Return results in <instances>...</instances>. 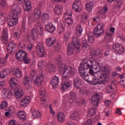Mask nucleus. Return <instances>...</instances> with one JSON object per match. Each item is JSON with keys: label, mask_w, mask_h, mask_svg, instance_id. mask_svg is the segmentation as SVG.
<instances>
[{"label": "nucleus", "mask_w": 125, "mask_h": 125, "mask_svg": "<svg viewBox=\"0 0 125 125\" xmlns=\"http://www.w3.org/2000/svg\"><path fill=\"white\" fill-rule=\"evenodd\" d=\"M108 13V8L107 6L105 5L103 8V9L100 10L98 12V14L99 16L95 17L93 18V21L96 22H100V18L103 19H105L107 17V13Z\"/></svg>", "instance_id": "nucleus-7"}, {"label": "nucleus", "mask_w": 125, "mask_h": 125, "mask_svg": "<svg viewBox=\"0 0 125 125\" xmlns=\"http://www.w3.org/2000/svg\"><path fill=\"white\" fill-rule=\"evenodd\" d=\"M80 94H85V93H87V91L85 89H81L79 91Z\"/></svg>", "instance_id": "nucleus-63"}, {"label": "nucleus", "mask_w": 125, "mask_h": 125, "mask_svg": "<svg viewBox=\"0 0 125 125\" xmlns=\"http://www.w3.org/2000/svg\"><path fill=\"white\" fill-rule=\"evenodd\" d=\"M54 12L56 15H58L59 16L61 15L62 12H63V7L61 5H56L55 7Z\"/></svg>", "instance_id": "nucleus-27"}, {"label": "nucleus", "mask_w": 125, "mask_h": 125, "mask_svg": "<svg viewBox=\"0 0 125 125\" xmlns=\"http://www.w3.org/2000/svg\"><path fill=\"white\" fill-rule=\"evenodd\" d=\"M17 115L20 119H21V120H26V116L27 115L26 112L23 111H20L17 113Z\"/></svg>", "instance_id": "nucleus-40"}, {"label": "nucleus", "mask_w": 125, "mask_h": 125, "mask_svg": "<svg viewBox=\"0 0 125 125\" xmlns=\"http://www.w3.org/2000/svg\"><path fill=\"white\" fill-rule=\"evenodd\" d=\"M34 15H30L28 17V23L31 24L36 21H39L42 16V11L39 9H35L33 12Z\"/></svg>", "instance_id": "nucleus-6"}, {"label": "nucleus", "mask_w": 125, "mask_h": 125, "mask_svg": "<svg viewBox=\"0 0 125 125\" xmlns=\"http://www.w3.org/2000/svg\"><path fill=\"white\" fill-rule=\"evenodd\" d=\"M84 70L85 69L83 67H79V72L81 77H82L84 81L88 82L89 76H88V73L87 72H85Z\"/></svg>", "instance_id": "nucleus-17"}, {"label": "nucleus", "mask_w": 125, "mask_h": 125, "mask_svg": "<svg viewBox=\"0 0 125 125\" xmlns=\"http://www.w3.org/2000/svg\"><path fill=\"white\" fill-rule=\"evenodd\" d=\"M36 51L39 57H44L45 55V49L42 43H38L37 44Z\"/></svg>", "instance_id": "nucleus-10"}, {"label": "nucleus", "mask_w": 125, "mask_h": 125, "mask_svg": "<svg viewBox=\"0 0 125 125\" xmlns=\"http://www.w3.org/2000/svg\"><path fill=\"white\" fill-rule=\"evenodd\" d=\"M115 27H110L106 33L105 39H109V38H112V36L115 34Z\"/></svg>", "instance_id": "nucleus-30"}, {"label": "nucleus", "mask_w": 125, "mask_h": 125, "mask_svg": "<svg viewBox=\"0 0 125 125\" xmlns=\"http://www.w3.org/2000/svg\"><path fill=\"white\" fill-rule=\"evenodd\" d=\"M41 89L42 90L39 93L41 98V104L44 105L45 102H46V92L45 91V88L43 87L41 88Z\"/></svg>", "instance_id": "nucleus-14"}, {"label": "nucleus", "mask_w": 125, "mask_h": 125, "mask_svg": "<svg viewBox=\"0 0 125 125\" xmlns=\"http://www.w3.org/2000/svg\"><path fill=\"white\" fill-rule=\"evenodd\" d=\"M71 17H72V11L71 10H67L63 15V18L66 20Z\"/></svg>", "instance_id": "nucleus-44"}, {"label": "nucleus", "mask_w": 125, "mask_h": 125, "mask_svg": "<svg viewBox=\"0 0 125 125\" xmlns=\"http://www.w3.org/2000/svg\"><path fill=\"white\" fill-rule=\"evenodd\" d=\"M102 72L99 73H103L104 75H107V74H109L110 73V68L107 66H104L102 68Z\"/></svg>", "instance_id": "nucleus-48"}, {"label": "nucleus", "mask_w": 125, "mask_h": 125, "mask_svg": "<svg viewBox=\"0 0 125 125\" xmlns=\"http://www.w3.org/2000/svg\"><path fill=\"white\" fill-rule=\"evenodd\" d=\"M65 30V23H63L61 25V32H60V34H61L62 32H64V30Z\"/></svg>", "instance_id": "nucleus-64"}, {"label": "nucleus", "mask_w": 125, "mask_h": 125, "mask_svg": "<svg viewBox=\"0 0 125 125\" xmlns=\"http://www.w3.org/2000/svg\"><path fill=\"white\" fill-rule=\"evenodd\" d=\"M62 85V89L63 90H65V89H67V88L72 86V81H67L66 82H62L61 84Z\"/></svg>", "instance_id": "nucleus-33"}, {"label": "nucleus", "mask_w": 125, "mask_h": 125, "mask_svg": "<svg viewBox=\"0 0 125 125\" xmlns=\"http://www.w3.org/2000/svg\"><path fill=\"white\" fill-rule=\"evenodd\" d=\"M23 84L27 89H32V82L30 81V78L25 77L23 81Z\"/></svg>", "instance_id": "nucleus-21"}, {"label": "nucleus", "mask_w": 125, "mask_h": 125, "mask_svg": "<svg viewBox=\"0 0 125 125\" xmlns=\"http://www.w3.org/2000/svg\"><path fill=\"white\" fill-rule=\"evenodd\" d=\"M85 8L88 12H91L93 9V3L92 2H88L85 4Z\"/></svg>", "instance_id": "nucleus-36"}, {"label": "nucleus", "mask_w": 125, "mask_h": 125, "mask_svg": "<svg viewBox=\"0 0 125 125\" xmlns=\"http://www.w3.org/2000/svg\"><path fill=\"white\" fill-rule=\"evenodd\" d=\"M45 66V62L44 60H41L38 62V67L40 69H43Z\"/></svg>", "instance_id": "nucleus-51"}, {"label": "nucleus", "mask_w": 125, "mask_h": 125, "mask_svg": "<svg viewBox=\"0 0 125 125\" xmlns=\"http://www.w3.org/2000/svg\"><path fill=\"white\" fill-rule=\"evenodd\" d=\"M10 86L12 89H16L18 87V80L15 78H12L9 81Z\"/></svg>", "instance_id": "nucleus-19"}, {"label": "nucleus", "mask_w": 125, "mask_h": 125, "mask_svg": "<svg viewBox=\"0 0 125 125\" xmlns=\"http://www.w3.org/2000/svg\"><path fill=\"white\" fill-rule=\"evenodd\" d=\"M95 114H96V109L95 108H90L88 112V115L89 117L94 116Z\"/></svg>", "instance_id": "nucleus-49"}, {"label": "nucleus", "mask_w": 125, "mask_h": 125, "mask_svg": "<svg viewBox=\"0 0 125 125\" xmlns=\"http://www.w3.org/2000/svg\"><path fill=\"white\" fill-rule=\"evenodd\" d=\"M76 99H77L76 93L74 92H70L68 97V100L70 104H73Z\"/></svg>", "instance_id": "nucleus-31"}, {"label": "nucleus", "mask_w": 125, "mask_h": 125, "mask_svg": "<svg viewBox=\"0 0 125 125\" xmlns=\"http://www.w3.org/2000/svg\"><path fill=\"white\" fill-rule=\"evenodd\" d=\"M120 84L122 85V86H125V78L124 79H121L120 81Z\"/></svg>", "instance_id": "nucleus-62"}, {"label": "nucleus", "mask_w": 125, "mask_h": 125, "mask_svg": "<svg viewBox=\"0 0 125 125\" xmlns=\"http://www.w3.org/2000/svg\"><path fill=\"white\" fill-rule=\"evenodd\" d=\"M30 102H31V99H30V97L25 96L21 101L20 102L21 106V107H26V106L28 105Z\"/></svg>", "instance_id": "nucleus-23"}, {"label": "nucleus", "mask_w": 125, "mask_h": 125, "mask_svg": "<svg viewBox=\"0 0 125 125\" xmlns=\"http://www.w3.org/2000/svg\"><path fill=\"white\" fill-rule=\"evenodd\" d=\"M65 22L68 26H72L73 23H74V20L70 17L69 19L65 20Z\"/></svg>", "instance_id": "nucleus-52"}, {"label": "nucleus", "mask_w": 125, "mask_h": 125, "mask_svg": "<svg viewBox=\"0 0 125 125\" xmlns=\"http://www.w3.org/2000/svg\"><path fill=\"white\" fill-rule=\"evenodd\" d=\"M42 24L40 23L36 24L31 31V35L27 36L28 42L30 43L34 42H35V38H37V37L39 36V35H41L42 33Z\"/></svg>", "instance_id": "nucleus-2"}, {"label": "nucleus", "mask_w": 125, "mask_h": 125, "mask_svg": "<svg viewBox=\"0 0 125 125\" xmlns=\"http://www.w3.org/2000/svg\"><path fill=\"white\" fill-rule=\"evenodd\" d=\"M56 63L59 67V71L62 74L63 79L68 80L75 75L74 68L70 66H66L65 63H62V58L61 56H58L56 59Z\"/></svg>", "instance_id": "nucleus-1"}, {"label": "nucleus", "mask_w": 125, "mask_h": 125, "mask_svg": "<svg viewBox=\"0 0 125 125\" xmlns=\"http://www.w3.org/2000/svg\"><path fill=\"white\" fill-rule=\"evenodd\" d=\"M74 85L76 89H80L82 85V79L79 77L76 78L74 81Z\"/></svg>", "instance_id": "nucleus-29"}, {"label": "nucleus", "mask_w": 125, "mask_h": 125, "mask_svg": "<svg viewBox=\"0 0 125 125\" xmlns=\"http://www.w3.org/2000/svg\"><path fill=\"white\" fill-rule=\"evenodd\" d=\"M33 117L34 119H41L42 114L39 110H34L32 113Z\"/></svg>", "instance_id": "nucleus-37"}, {"label": "nucleus", "mask_w": 125, "mask_h": 125, "mask_svg": "<svg viewBox=\"0 0 125 125\" xmlns=\"http://www.w3.org/2000/svg\"><path fill=\"white\" fill-rule=\"evenodd\" d=\"M58 120L60 123H63L65 121V114L63 113L60 112L58 114Z\"/></svg>", "instance_id": "nucleus-38"}, {"label": "nucleus", "mask_w": 125, "mask_h": 125, "mask_svg": "<svg viewBox=\"0 0 125 125\" xmlns=\"http://www.w3.org/2000/svg\"><path fill=\"white\" fill-rule=\"evenodd\" d=\"M99 95L98 94H96L95 96L92 97L91 100L93 106H97L99 102Z\"/></svg>", "instance_id": "nucleus-28"}, {"label": "nucleus", "mask_w": 125, "mask_h": 125, "mask_svg": "<svg viewBox=\"0 0 125 125\" xmlns=\"http://www.w3.org/2000/svg\"><path fill=\"white\" fill-rule=\"evenodd\" d=\"M51 84L53 88H56L57 85L59 84V77L56 76L53 77L51 81Z\"/></svg>", "instance_id": "nucleus-26"}, {"label": "nucleus", "mask_w": 125, "mask_h": 125, "mask_svg": "<svg viewBox=\"0 0 125 125\" xmlns=\"http://www.w3.org/2000/svg\"><path fill=\"white\" fill-rule=\"evenodd\" d=\"M99 65V63L96 61L94 60H89L87 62H85L84 63H81L80 64V67L83 68V69L85 70H87V69H89L90 68H93V67L95 66L94 68V69L95 70H97L98 69V66Z\"/></svg>", "instance_id": "nucleus-8"}, {"label": "nucleus", "mask_w": 125, "mask_h": 125, "mask_svg": "<svg viewBox=\"0 0 125 125\" xmlns=\"http://www.w3.org/2000/svg\"><path fill=\"white\" fill-rule=\"evenodd\" d=\"M71 33L69 31H67L63 35V39L64 42L67 43L69 42V39H70V36Z\"/></svg>", "instance_id": "nucleus-46"}, {"label": "nucleus", "mask_w": 125, "mask_h": 125, "mask_svg": "<svg viewBox=\"0 0 125 125\" xmlns=\"http://www.w3.org/2000/svg\"><path fill=\"white\" fill-rule=\"evenodd\" d=\"M122 5H123V1L121 0H117L116 8H120Z\"/></svg>", "instance_id": "nucleus-55"}, {"label": "nucleus", "mask_w": 125, "mask_h": 125, "mask_svg": "<svg viewBox=\"0 0 125 125\" xmlns=\"http://www.w3.org/2000/svg\"><path fill=\"white\" fill-rule=\"evenodd\" d=\"M11 94H12V92H11L9 89L5 88L3 89L2 92V96L3 98H10Z\"/></svg>", "instance_id": "nucleus-24"}, {"label": "nucleus", "mask_w": 125, "mask_h": 125, "mask_svg": "<svg viewBox=\"0 0 125 125\" xmlns=\"http://www.w3.org/2000/svg\"><path fill=\"white\" fill-rule=\"evenodd\" d=\"M82 47L83 48H84L85 49H86V48L87 47V43H86V40H83L82 42Z\"/></svg>", "instance_id": "nucleus-60"}, {"label": "nucleus", "mask_w": 125, "mask_h": 125, "mask_svg": "<svg viewBox=\"0 0 125 125\" xmlns=\"http://www.w3.org/2000/svg\"><path fill=\"white\" fill-rule=\"evenodd\" d=\"M113 49L118 55H122L123 53H125V48L120 44H116L113 46Z\"/></svg>", "instance_id": "nucleus-13"}, {"label": "nucleus", "mask_w": 125, "mask_h": 125, "mask_svg": "<svg viewBox=\"0 0 125 125\" xmlns=\"http://www.w3.org/2000/svg\"><path fill=\"white\" fill-rule=\"evenodd\" d=\"M72 45L76 49H80L81 48V42L80 40L76 37H72V42L68 44L66 51V54L68 56L74 54V48L72 47Z\"/></svg>", "instance_id": "nucleus-3"}, {"label": "nucleus", "mask_w": 125, "mask_h": 125, "mask_svg": "<svg viewBox=\"0 0 125 125\" xmlns=\"http://www.w3.org/2000/svg\"><path fill=\"white\" fill-rule=\"evenodd\" d=\"M83 33V28L81 24H78L76 27V34L78 37H81V34Z\"/></svg>", "instance_id": "nucleus-43"}, {"label": "nucleus", "mask_w": 125, "mask_h": 125, "mask_svg": "<svg viewBox=\"0 0 125 125\" xmlns=\"http://www.w3.org/2000/svg\"><path fill=\"white\" fill-rule=\"evenodd\" d=\"M104 113H105V117H110L112 114V112L111 111V109L109 108L105 109L104 111Z\"/></svg>", "instance_id": "nucleus-53"}, {"label": "nucleus", "mask_w": 125, "mask_h": 125, "mask_svg": "<svg viewBox=\"0 0 125 125\" xmlns=\"http://www.w3.org/2000/svg\"><path fill=\"white\" fill-rule=\"evenodd\" d=\"M15 48H16V44H15L14 42H11L8 44L7 47L8 54H6L5 59H4L5 61L7 60V58H8L9 56V54H12L13 50H14Z\"/></svg>", "instance_id": "nucleus-12"}, {"label": "nucleus", "mask_w": 125, "mask_h": 125, "mask_svg": "<svg viewBox=\"0 0 125 125\" xmlns=\"http://www.w3.org/2000/svg\"><path fill=\"white\" fill-rule=\"evenodd\" d=\"M103 28H105V24L102 23L98 24L93 31L95 37H100V36L103 34V32H104Z\"/></svg>", "instance_id": "nucleus-11"}, {"label": "nucleus", "mask_w": 125, "mask_h": 125, "mask_svg": "<svg viewBox=\"0 0 125 125\" xmlns=\"http://www.w3.org/2000/svg\"><path fill=\"white\" fill-rule=\"evenodd\" d=\"M6 61L4 58H0V67H3L5 64Z\"/></svg>", "instance_id": "nucleus-56"}, {"label": "nucleus", "mask_w": 125, "mask_h": 125, "mask_svg": "<svg viewBox=\"0 0 125 125\" xmlns=\"http://www.w3.org/2000/svg\"><path fill=\"white\" fill-rule=\"evenodd\" d=\"M50 19L49 15L47 13L43 14L42 16V20L43 23H46Z\"/></svg>", "instance_id": "nucleus-39"}, {"label": "nucleus", "mask_w": 125, "mask_h": 125, "mask_svg": "<svg viewBox=\"0 0 125 125\" xmlns=\"http://www.w3.org/2000/svg\"><path fill=\"white\" fill-rule=\"evenodd\" d=\"M16 58L20 62H24V64H29L31 62V59L28 57V54L23 50H20L16 53Z\"/></svg>", "instance_id": "nucleus-4"}, {"label": "nucleus", "mask_w": 125, "mask_h": 125, "mask_svg": "<svg viewBox=\"0 0 125 125\" xmlns=\"http://www.w3.org/2000/svg\"><path fill=\"white\" fill-rule=\"evenodd\" d=\"M14 89L15 97L17 99H19V98H21V97L24 96V93L22 88L18 87Z\"/></svg>", "instance_id": "nucleus-20"}, {"label": "nucleus", "mask_w": 125, "mask_h": 125, "mask_svg": "<svg viewBox=\"0 0 125 125\" xmlns=\"http://www.w3.org/2000/svg\"><path fill=\"white\" fill-rule=\"evenodd\" d=\"M21 12V8H20V6L15 4L12 6L10 16L19 18V15H20Z\"/></svg>", "instance_id": "nucleus-9"}, {"label": "nucleus", "mask_w": 125, "mask_h": 125, "mask_svg": "<svg viewBox=\"0 0 125 125\" xmlns=\"http://www.w3.org/2000/svg\"><path fill=\"white\" fill-rule=\"evenodd\" d=\"M55 26L52 24H47L45 25V30L49 33H53L55 31Z\"/></svg>", "instance_id": "nucleus-32"}, {"label": "nucleus", "mask_w": 125, "mask_h": 125, "mask_svg": "<svg viewBox=\"0 0 125 125\" xmlns=\"http://www.w3.org/2000/svg\"><path fill=\"white\" fill-rule=\"evenodd\" d=\"M88 41L90 43H93L94 42V37H93V33L92 32H89L87 34Z\"/></svg>", "instance_id": "nucleus-42"}, {"label": "nucleus", "mask_w": 125, "mask_h": 125, "mask_svg": "<svg viewBox=\"0 0 125 125\" xmlns=\"http://www.w3.org/2000/svg\"><path fill=\"white\" fill-rule=\"evenodd\" d=\"M14 75L18 78V79H21L23 77V73L20 69H16L13 72Z\"/></svg>", "instance_id": "nucleus-35"}, {"label": "nucleus", "mask_w": 125, "mask_h": 125, "mask_svg": "<svg viewBox=\"0 0 125 125\" xmlns=\"http://www.w3.org/2000/svg\"><path fill=\"white\" fill-rule=\"evenodd\" d=\"M14 37L16 40H19L20 39V34L18 32H15Z\"/></svg>", "instance_id": "nucleus-61"}, {"label": "nucleus", "mask_w": 125, "mask_h": 125, "mask_svg": "<svg viewBox=\"0 0 125 125\" xmlns=\"http://www.w3.org/2000/svg\"><path fill=\"white\" fill-rule=\"evenodd\" d=\"M18 46L20 48H21V49H25V48H26V43L25 42V39H21L19 41Z\"/></svg>", "instance_id": "nucleus-41"}, {"label": "nucleus", "mask_w": 125, "mask_h": 125, "mask_svg": "<svg viewBox=\"0 0 125 125\" xmlns=\"http://www.w3.org/2000/svg\"><path fill=\"white\" fill-rule=\"evenodd\" d=\"M6 76L7 75L4 70L0 72V78H1V79H4V78H5Z\"/></svg>", "instance_id": "nucleus-59"}, {"label": "nucleus", "mask_w": 125, "mask_h": 125, "mask_svg": "<svg viewBox=\"0 0 125 125\" xmlns=\"http://www.w3.org/2000/svg\"><path fill=\"white\" fill-rule=\"evenodd\" d=\"M0 5L2 7H5L6 6V1L5 0H0Z\"/></svg>", "instance_id": "nucleus-57"}, {"label": "nucleus", "mask_w": 125, "mask_h": 125, "mask_svg": "<svg viewBox=\"0 0 125 125\" xmlns=\"http://www.w3.org/2000/svg\"><path fill=\"white\" fill-rule=\"evenodd\" d=\"M7 106H8V104L6 101L2 102L0 104V109L1 110L6 109V108H7Z\"/></svg>", "instance_id": "nucleus-50"}, {"label": "nucleus", "mask_w": 125, "mask_h": 125, "mask_svg": "<svg viewBox=\"0 0 125 125\" xmlns=\"http://www.w3.org/2000/svg\"><path fill=\"white\" fill-rule=\"evenodd\" d=\"M18 18H19L10 16V18L7 20V24L10 26V27L15 26V25L18 23Z\"/></svg>", "instance_id": "nucleus-18"}, {"label": "nucleus", "mask_w": 125, "mask_h": 125, "mask_svg": "<svg viewBox=\"0 0 125 125\" xmlns=\"http://www.w3.org/2000/svg\"><path fill=\"white\" fill-rule=\"evenodd\" d=\"M55 43V38H49L46 40V44L48 47L52 46Z\"/></svg>", "instance_id": "nucleus-34"}, {"label": "nucleus", "mask_w": 125, "mask_h": 125, "mask_svg": "<svg viewBox=\"0 0 125 125\" xmlns=\"http://www.w3.org/2000/svg\"><path fill=\"white\" fill-rule=\"evenodd\" d=\"M7 40H8V30L7 28H4L2 31L1 35V41L5 44L7 43Z\"/></svg>", "instance_id": "nucleus-15"}, {"label": "nucleus", "mask_w": 125, "mask_h": 125, "mask_svg": "<svg viewBox=\"0 0 125 125\" xmlns=\"http://www.w3.org/2000/svg\"><path fill=\"white\" fill-rule=\"evenodd\" d=\"M3 71L7 76H8V75H10L11 73V70H10V69L8 68L4 69Z\"/></svg>", "instance_id": "nucleus-58"}, {"label": "nucleus", "mask_w": 125, "mask_h": 125, "mask_svg": "<svg viewBox=\"0 0 125 125\" xmlns=\"http://www.w3.org/2000/svg\"><path fill=\"white\" fill-rule=\"evenodd\" d=\"M19 3L21 4L23 3L24 1L25 2V6L24 8L25 11H30L32 10V3L31 1L29 0H17Z\"/></svg>", "instance_id": "nucleus-16"}, {"label": "nucleus", "mask_w": 125, "mask_h": 125, "mask_svg": "<svg viewBox=\"0 0 125 125\" xmlns=\"http://www.w3.org/2000/svg\"><path fill=\"white\" fill-rule=\"evenodd\" d=\"M80 5L81 1L79 0H76L73 2L72 8L75 11H76V12H79L81 10Z\"/></svg>", "instance_id": "nucleus-25"}, {"label": "nucleus", "mask_w": 125, "mask_h": 125, "mask_svg": "<svg viewBox=\"0 0 125 125\" xmlns=\"http://www.w3.org/2000/svg\"><path fill=\"white\" fill-rule=\"evenodd\" d=\"M71 118L74 121H78L80 119V116L79 115V113L77 111H74L72 115Z\"/></svg>", "instance_id": "nucleus-47"}, {"label": "nucleus", "mask_w": 125, "mask_h": 125, "mask_svg": "<svg viewBox=\"0 0 125 125\" xmlns=\"http://www.w3.org/2000/svg\"><path fill=\"white\" fill-rule=\"evenodd\" d=\"M115 89L112 86V85H108L105 88V91L107 93H112L114 92Z\"/></svg>", "instance_id": "nucleus-45"}, {"label": "nucleus", "mask_w": 125, "mask_h": 125, "mask_svg": "<svg viewBox=\"0 0 125 125\" xmlns=\"http://www.w3.org/2000/svg\"><path fill=\"white\" fill-rule=\"evenodd\" d=\"M99 75L98 78H93L91 82V84H103L107 82V75L104 74L103 73H99Z\"/></svg>", "instance_id": "nucleus-5"}, {"label": "nucleus", "mask_w": 125, "mask_h": 125, "mask_svg": "<svg viewBox=\"0 0 125 125\" xmlns=\"http://www.w3.org/2000/svg\"><path fill=\"white\" fill-rule=\"evenodd\" d=\"M49 71L50 72H55V71H56V67L54 64H51L49 65Z\"/></svg>", "instance_id": "nucleus-54"}, {"label": "nucleus", "mask_w": 125, "mask_h": 125, "mask_svg": "<svg viewBox=\"0 0 125 125\" xmlns=\"http://www.w3.org/2000/svg\"><path fill=\"white\" fill-rule=\"evenodd\" d=\"M44 79V77L42 75H40L37 76V77L34 80V84H35L36 86H41Z\"/></svg>", "instance_id": "nucleus-22"}]
</instances>
